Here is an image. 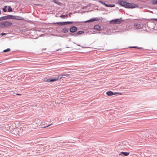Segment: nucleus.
Instances as JSON below:
<instances>
[{"label": "nucleus", "instance_id": "obj_18", "mask_svg": "<svg viewBox=\"0 0 157 157\" xmlns=\"http://www.w3.org/2000/svg\"><path fill=\"white\" fill-rule=\"evenodd\" d=\"M98 20L99 19L98 18L96 17L90 19L89 20V22H92L94 21H98Z\"/></svg>", "mask_w": 157, "mask_h": 157}, {"label": "nucleus", "instance_id": "obj_38", "mask_svg": "<svg viewBox=\"0 0 157 157\" xmlns=\"http://www.w3.org/2000/svg\"><path fill=\"white\" fill-rule=\"evenodd\" d=\"M16 94L18 95H21V94Z\"/></svg>", "mask_w": 157, "mask_h": 157}, {"label": "nucleus", "instance_id": "obj_42", "mask_svg": "<svg viewBox=\"0 0 157 157\" xmlns=\"http://www.w3.org/2000/svg\"><path fill=\"white\" fill-rule=\"evenodd\" d=\"M69 17H71V16L70 15L69 16Z\"/></svg>", "mask_w": 157, "mask_h": 157}, {"label": "nucleus", "instance_id": "obj_8", "mask_svg": "<svg viewBox=\"0 0 157 157\" xmlns=\"http://www.w3.org/2000/svg\"><path fill=\"white\" fill-rule=\"evenodd\" d=\"M78 30V28L75 26H71L69 29L70 33H73L76 32Z\"/></svg>", "mask_w": 157, "mask_h": 157}, {"label": "nucleus", "instance_id": "obj_37", "mask_svg": "<svg viewBox=\"0 0 157 157\" xmlns=\"http://www.w3.org/2000/svg\"><path fill=\"white\" fill-rule=\"evenodd\" d=\"M81 47L82 48H86V47H84V46H81Z\"/></svg>", "mask_w": 157, "mask_h": 157}, {"label": "nucleus", "instance_id": "obj_14", "mask_svg": "<svg viewBox=\"0 0 157 157\" xmlns=\"http://www.w3.org/2000/svg\"><path fill=\"white\" fill-rule=\"evenodd\" d=\"M130 154L129 152L121 151L119 154V155H122L124 156H128Z\"/></svg>", "mask_w": 157, "mask_h": 157}, {"label": "nucleus", "instance_id": "obj_32", "mask_svg": "<svg viewBox=\"0 0 157 157\" xmlns=\"http://www.w3.org/2000/svg\"><path fill=\"white\" fill-rule=\"evenodd\" d=\"M6 33H2L1 34V35L2 36H3L4 35H6Z\"/></svg>", "mask_w": 157, "mask_h": 157}, {"label": "nucleus", "instance_id": "obj_3", "mask_svg": "<svg viewBox=\"0 0 157 157\" xmlns=\"http://www.w3.org/2000/svg\"><path fill=\"white\" fill-rule=\"evenodd\" d=\"M84 31L82 30H81L78 32L76 33H69L68 35L65 34L64 35V36H65L66 37H67L68 36H78L79 35H80L82 33H84Z\"/></svg>", "mask_w": 157, "mask_h": 157}, {"label": "nucleus", "instance_id": "obj_31", "mask_svg": "<svg viewBox=\"0 0 157 157\" xmlns=\"http://www.w3.org/2000/svg\"><path fill=\"white\" fill-rule=\"evenodd\" d=\"M51 124H49V125H47V126H44V127H42V128H46V127H47L50 126Z\"/></svg>", "mask_w": 157, "mask_h": 157}, {"label": "nucleus", "instance_id": "obj_39", "mask_svg": "<svg viewBox=\"0 0 157 157\" xmlns=\"http://www.w3.org/2000/svg\"><path fill=\"white\" fill-rule=\"evenodd\" d=\"M41 124H43V123L41 122L40 123Z\"/></svg>", "mask_w": 157, "mask_h": 157}, {"label": "nucleus", "instance_id": "obj_12", "mask_svg": "<svg viewBox=\"0 0 157 157\" xmlns=\"http://www.w3.org/2000/svg\"><path fill=\"white\" fill-rule=\"evenodd\" d=\"M69 29L67 27H65L63 29H62L61 32L64 33H66L68 32Z\"/></svg>", "mask_w": 157, "mask_h": 157}, {"label": "nucleus", "instance_id": "obj_44", "mask_svg": "<svg viewBox=\"0 0 157 157\" xmlns=\"http://www.w3.org/2000/svg\"><path fill=\"white\" fill-rule=\"evenodd\" d=\"M98 33H100L101 32H98Z\"/></svg>", "mask_w": 157, "mask_h": 157}, {"label": "nucleus", "instance_id": "obj_17", "mask_svg": "<svg viewBox=\"0 0 157 157\" xmlns=\"http://www.w3.org/2000/svg\"><path fill=\"white\" fill-rule=\"evenodd\" d=\"M15 15H7V20L9 19H13L14 20V18H15L14 17Z\"/></svg>", "mask_w": 157, "mask_h": 157}, {"label": "nucleus", "instance_id": "obj_20", "mask_svg": "<svg viewBox=\"0 0 157 157\" xmlns=\"http://www.w3.org/2000/svg\"><path fill=\"white\" fill-rule=\"evenodd\" d=\"M98 2L102 4V5H104L106 7H107L108 4L105 3L103 1L101 0H99L98 1Z\"/></svg>", "mask_w": 157, "mask_h": 157}, {"label": "nucleus", "instance_id": "obj_34", "mask_svg": "<svg viewBox=\"0 0 157 157\" xmlns=\"http://www.w3.org/2000/svg\"><path fill=\"white\" fill-rule=\"evenodd\" d=\"M55 36H59V37H63V36H61V35H59L58 36V35H55Z\"/></svg>", "mask_w": 157, "mask_h": 157}, {"label": "nucleus", "instance_id": "obj_30", "mask_svg": "<svg viewBox=\"0 0 157 157\" xmlns=\"http://www.w3.org/2000/svg\"><path fill=\"white\" fill-rule=\"evenodd\" d=\"M54 2H55V3L57 4H58V0H53Z\"/></svg>", "mask_w": 157, "mask_h": 157}, {"label": "nucleus", "instance_id": "obj_45", "mask_svg": "<svg viewBox=\"0 0 157 157\" xmlns=\"http://www.w3.org/2000/svg\"><path fill=\"white\" fill-rule=\"evenodd\" d=\"M103 33V34H104V33L103 32H102L101 33Z\"/></svg>", "mask_w": 157, "mask_h": 157}, {"label": "nucleus", "instance_id": "obj_6", "mask_svg": "<svg viewBox=\"0 0 157 157\" xmlns=\"http://www.w3.org/2000/svg\"><path fill=\"white\" fill-rule=\"evenodd\" d=\"M121 18L120 19H116L114 20H112L110 21L111 23L112 24H119L122 21H124V20H122Z\"/></svg>", "mask_w": 157, "mask_h": 157}, {"label": "nucleus", "instance_id": "obj_41", "mask_svg": "<svg viewBox=\"0 0 157 157\" xmlns=\"http://www.w3.org/2000/svg\"><path fill=\"white\" fill-rule=\"evenodd\" d=\"M71 40V39H70L69 40V41H70Z\"/></svg>", "mask_w": 157, "mask_h": 157}, {"label": "nucleus", "instance_id": "obj_26", "mask_svg": "<svg viewBox=\"0 0 157 157\" xmlns=\"http://www.w3.org/2000/svg\"><path fill=\"white\" fill-rule=\"evenodd\" d=\"M10 51V48H8L4 50L3 52H9Z\"/></svg>", "mask_w": 157, "mask_h": 157}, {"label": "nucleus", "instance_id": "obj_33", "mask_svg": "<svg viewBox=\"0 0 157 157\" xmlns=\"http://www.w3.org/2000/svg\"><path fill=\"white\" fill-rule=\"evenodd\" d=\"M151 20H153L157 22V18H152Z\"/></svg>", "mask_w": 157, "mask_h": 157}, {"label": "nucleus", "instance_id": "obj_43", "mask_svg": "<svg viewBox=\"0 0 157 157\" xmlns=\"http://www.w3.org/2000/svg\"><path fill=\"white\" fill-rule=\"evenodd\" d=\"M59 49L57 50H56V51H59Z\"/></svg>", "mask_w": 157, "mask_h": 157}, {"label": "nucleus", "instance_id": "obj_40", "mask_svg": "<svg viewBox=\"0 0 157 157\" xmlns=\"http://www.w3.org/2000/svg\"><path fill=\"white\" fill-rule=\"evenodd\" d=\"M69 14H70H70H72V13H71V12H70V13H69Z\"/></svg>", "mask_w": 157, "mask_h": 157}, {"label": "nucleus", "instance_id": "obj_29", "mask_svg": "<svg viewBox=\"0 0 157 157\" xmlns=\"http://www.w3.org/2000/svg\"><path fill=\"white\" fill-rule=\"evenodd\" d=\"M2 19L3 21L7 20V15L2 16Z\"/></svg>", "mask_w": 157, "mask_h": 157}, {"label": "nucleus", "instance_id": "obj_1", "mask_svg": "<svg viewBox=\"0 0 157 157\" xmlns=\"http://www.w3.org/2000/svg\"><path fill=\"white\" fill-rule=\"evenodd\" d=\"M12 23L9 21H3L0 22V28H6L11 26Z\"/></svg>", "mask_w": 157, "mask_h": 157}, {"label": "nucleus", "instance_id": "obj_35", "mask_svg": "<svg viewBox=\"0 0 157 157\" xmlns=\"http://www.w3.org/2000/svg\"><path fill=\"white\" fill-rule=\"evenodd\" d=\"M73 43H74V44H76V43H75V42H73ZM77 45L78 46H81V45H80V44H77Z\"/></svg>", "mask_w": 157, "mask_h": 157}, {"label": "nucleus", "instance_id": "obj_16", "mask_svg": "<svg viewBox=\"0 0 157 157\" xmlns=\"http://www.w3.org/2000/svg\"><path fill=\"white\" fill-rule=\"evenodd\" d=\"M53 24H57L59 26H62L64 25V22H57L56 23H52Z\"/></svg>", "mask_w": 157, "mask_h": 157}, {"label": "nucleus", "instance_id": "obj_9", "mask_svg": "<svg viewBox=\"0 0 157 157\" xmlns=\"http://www.w3.org/2000/svg\"><path fill=\"white\" fill-rule=\"evenodd\" d=\"M40 120L39 119H36L33 120L32 124L36 127L38 126V124L40 123Z\"/></svg>", "mask_w": 157, "mask_h": 157}, {"label": "nucleus", "instance_id": "obj_27", "mask_svg": "<svg viewBox=\"0 0 157 157\" xmlns=\"http://www.w3.org/2000/svg\"><path fill=\"white\" fill-rule=\"evenodd\" d=\"M115 6V5L114 4H108L107 7H114Z\"/></svg>", "mask_w": 157, "mask_h": 157}, {"label": "nucleus", "instance_id": "obj_19", "mask_svg": "<svg viewBox=\"0 0 157 157\" xmlns=\"http://www.w3.org/2000/svg\"><path fill=\"white\" fill-rule=\"evenodd\" d=\"M75 22H74V21H65L64 22V25H68V24H72V23H75V24H77V23H75Z\"/></svg>", "mask_w": 157, "mask_h": 157}, {"label": "nucleus", "instance_id": "obj_4", "mask_svg": "<svg viewBox=\"0 0 157 157\" xmlns=\"http://www.w3.org/2000/svg\"><path fill=\"white\" fill-rule=\"evenodd\" d=\"M57 81V79L56 77L52 78H45L44 80V81L46 82H54L55 81Z\"/></svg>", "mask_w": 157, "mask_h": 157}, {"label": "nucleus", "instance_id": "obj_23", "mask_svg": "<svg viewBox=\"0 0 157 157\" xmlns=\"http://www.w3.org/2000/svg\"><path fill=\"white\" fill-rule=\"evenodd\" d=\"M13 11V9L10 6H8V12H11Z\"/></svg>", "mask_w": 157, "mask_h": 157}, {"label": "nucleus", "instance_id": "obj_7", "mask_svg": "<svg viewBox=\"0 0 157 157\" xmlns=\"http://www.w3.org/2000/svg\"><path fill=\"white\" fill-rule=\"evenodd\" d=\"M65 76L67 77L69 76V75L67 74L63 73L61 75H58L57 76H56V79H57V81L60 80L63 76Z\"/></svg>", "mask_w": 157, "mask_h": 157}, {"label": "nucleus", "instance_id": "obj_24", "mask_svg": "<svg viewBox=\"0 0 157 157\" xmlns=\"http://www.w3.org/2000/svg\"><path fill=\"white\" fill-rule=\"evenodd\" d=\"M82 22H84V23H88L89 22V20H88L87 21H76L75 22V23H81Z\"/></svg>", "mask_w": 157, "mask_h": 157}, {"label": "nucleus", "instance_id": "obj_25", "mask_svg": "<svg viewBox=\"0 0 157 157\" xmlns=\"http://www.w3.org/2000/svg\"><path fill=\"white\" fill-rule=\"evenodd\" d=\"M129 48H135L140 49H141L143 48H142V47H138L137 46L130 47Z\"/></svg>", "mask_w": 157, "mask_h": 157}, {"label": "nucleus", "instance_id": "obj_5", "mask_svg": "<svg viewBox=\"0 0 157 157\" xmlns=\"http://www.w3.org/2000/svg\"><path fill=\"white\" fill-rule=\"evenodd\" d=\"M135 28L137 29H141L143 28L144 25L142 24L141 22L136 23L134 25Z\"/></svg>", "mask_w": 157, "mask_h": 157}, {"label": "nucleus", "instance_id": "obj_13", "mask_svg": "<svg viewBox=\"0 0 157 157\" xmlns=\"http://www.w3.org/2000/svg\"><path fill=\"white\" fill-rule=\"evenodd\" d=\"M94 29L98 31H100L102 30V29L98 25H97L94 26Z\"/></svg>", "mask_w": 157, "mask_h": 157}, {"label": "nucleus", "instance_id": "obj_28", "mask_svg": "<svg viewBox=\"0 0 157 157\" xmlns=\"http://www.w3.org/2000/svg\"><path fill=\"white\" fill-rule=\"evenodd\" d=\"M7 6H4V7L3 8L2 10L4 12H7Z\"/></svg>", "mask_w": 157, "mask_h": 157}, {"label": "nucleus", "instance_id": "obj_15", "mask_svg": "<svg viewBox=\"0 0 157 157\" xmlns=\"http://www.w3.org/2000/svg\"><path fill=\"white\" fill-rule=\"evenodd\" d=\"M15 18H14V20H24V19L22 17L17 16H14Z\"/></svg>", "mask_w": 157, "mask_h": 157}, {"label": "nucleus", "instance_id": "obj_22", "mask_svg": "<svg viewBox=\"0 0 157 157\" xmlns=\"http://www.w3.org/2000/svg\"><path fill=\"white\" fill-rule=\"evenodd\" d=\"M151 2L153 5L157 4V0H151Z\"/></svg>", "mask_w": 157, "mask_h": 157}, {"label": "nucleus", "instance_id": "obj_2", "mask_svg": "<svg viewBox=\"0 0 157 157\" xmlns=\"http://www.w3.org/2000/svg\"><path fill=\"white\" fill-rule=\"evenodd\" d=\"M126 3L124 7L125 8L132 9L135 8L138 6V5L136 4L133 3H131L127 2Z\"/></svg>", "mask_w": 157, "mask_h": 157}, {"label": "nucleus", "instance_id": "obj_36", "mask_svg": "<svg viewBox=\"0 0 157 157\" xmlns=\"http://www.w3.org/2000/svg\"><path fill=\"white\" fill-rule=\"evenodd\" d=\"M2 17H0V21H3Z\"/></svg>", "mask_w": 157, "mask_h": 157}, {"label": "nucleus", "instance_id": "obj_11", "mask_svg": "<svg viewBox=\"0 0 157 157\" xmlns=\"http://www.w3.org/2000/svg\"><path fill=\"white\" fill-rule=\"evenodd\" d=\"M118 94H119V93L116 92H113L111 91H108L106 93V94L108 96H112Z\"/></svg>", "mask_w": 157, "mask_h": 157}, {"label": "nucleus", "instance_id": "obj_10", "mask_svg": "<svg viewBox=\"0 0 157 157\" xmlns=\"http://www.w3.org/2000/svg\"><path fill=\"white\" fill-rule=\"evenodd\" d=\"M126 2L125 1V0H118V4L124 7V6Z\"/></svg>", "mask_w": 157, "mask_h": 157}, {"label": "nucleus", "instance_id": "obj_21", "mask_svg": "<svg viewBox=\"0 0 157 157\" xmlns=\"http://www.w3.org/2000/svg\"><path fill=\"white\" fill-rule=\"evenodd\" d=\"M68 16V15L67 14L62 15L59 16V17L62 18H64L65 17H67Z\"/></svg>", "mask_w": 157, "mask_h": 157}]
</instances>
